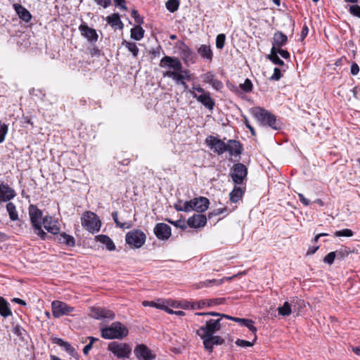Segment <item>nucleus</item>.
I'll list each match as a JSON object with an SVG mask.
<instances>
[{
	"label": "nucleus",
	"instance_id": "f257e3e1",
	"mask_svg": "<svg viewBox=\"0 0 360 360\" xmlns=\"http://www.w3.org/2000/svg\"><path fill=\"white\" fill-rule=\"evenodd\" d=\"M160 66L162 68H168L170 70L165 72L164 77L172 79L176 84H179L186 77L181 72L182 64L180 60L176 57L165 56L160 62Z\"/></svg>",
	"mask_w": 360,
	"mask_h": 360
},
{
	"label": "nucleus",
	"instance_id": "f03ea898",
	"mask_svg": "<svg viewBox=\"0 0 360 360\" xmlns=\"http://www.w3.org/2000/svg\"><path fill=\"white\" fill-rule=\"evenodd\" d=\"M209 205L210 200L208 198L200 196L194 198L188 201L179 200L174 205V207L176 211L189 212L193 210L202 213L208 209Z\"/></svg>",
	"mask_w": 360,
	"mask_h": 360
},
{
	"label": "nucleus",
	"instance_id": "7ed1b4c3",
	"mask_svg": "<svg viewBox=\"0 0 360 360\" xmlns=\"http://www.w3.org/2000/svg\"><path fill=\"white\" fill-rule=\"evenodd\" d=\"M250 112L260 124L268 126L274 130L281 129V123L270 111L261 107H254L250 109Z\"/></svg>",
	"mask_w": 360,
	"mask_h": 360
},
{
	"label": "nucleus",
	"instance_id": "20e7f679",
	"mask_svg": "<svg viewBox=\"0 0 360 360\" xmlns=\"http://www.w3.org/2000/svg\"><path fill=\"white\" fill-rule=\"evenodd\" d=\"M101 332V337L108 340H122L129 333L127 328L119 321L113 322L110 326L102 328Z\"/></svg>",
	"mask_w": 360,
	"mask_h": 360
},
{
	"label": "nucleus",
	"instance_id": "39448f33",
	"mask_svg": "<svg viewBox=\"0 0 360 360\" xmlns=\"http://www.w3.org/2000/svg\"><path fill=\"white\" fill-rule=\"evenodd\" d=\"M81 221L82 226L91 233L99 231L101 229V221L98 216L92 212H84Z\"/></svg>",
	"mask_w": 360,
	"mask_h": 360
},
{
	"label": "nucleus",
	"instance_id": "423d86ee",
	"mask_svg": "<svg viewBox=\"0 0 360 360\" xmlns=\"http://www.w3.org/2000/svg\"><path fill=\"white\" fill-rule=\"evenodd\" d=\"M221 319H209L205 321V324L200 326L197 330L196 334L200 338H206L207 335H214L216 332L219 331L221 328Z\"/></svg>",
	"mask_w": 360,
	"mask_h": 360
},
{
	"label": "nucleus",
	"instance_id": "0eeeda50",
	"mask_svg": "<svg viewBox=\"0 0 360 360\" xmlns=\"http://www.w3.org/2000/svg\"><path fill=\"white\" fill-rule=\"evenodd\" d=\"M108 349L118 359L129 358L131 354V348L127 343L112 342Z\"/></svg>",
	"mask_w": 360,
	"mask_h": 360
},
{
	"label": "nucleus",
	"instance_id": "6e6552de",
	"mask_svg": "<svg viewBox=\"0 0 360 360\" xmlns=\"http://www.w3.org/2000/svg\"><path fill=\"white\" fill-rule=\"evenodd\" d=\"M146 234L139 229H134L126 234V243L135 248H140L145 243Z\"/></svg>",
	"mask_w": 360,
	"mask_h": 360
},
{
	"label": "nucleus",
	"instance_id": "1a4fd4ad",
	"mask_svg": "<svg viewBox=\"0 0 360 360\" xmlns=\"http://www.w3.org/2000/svg\"><path fill=\"white\" fill-rule=\"evenodd\" d=\"M205 143L214 153L218 155H221L227 150V143L214 136H207L205 139Z\"/></svg>",
	"mask_w": 360,
	"mask_h": 360
},
{
	"label": "nucleus",
	"instance_id": "9d476101",
	"mask_svg": "<svg viewBox=\"0 0 360 360\" xmlns=\"http://www.w3.org/2000/svg\"><path fill=\"white\" fill-rule=\"evenodd\" d=\"M248 174V169L245 165L242 163H236L233 166V173L231 178L234 184L240 185L243 183L244 179Z\"/></svg>",
	"mask_w": 360,
	"mask_h": 360
},
{
	"label": "nucleus",
	"instance_id": "9b49d317",
	"mask_svg": "<svg viewBox=\"0 0 360 360\" xmlns=\"http://www.w3.org/2000/svg\"><path fill=\"white\" fill-rule=\"evenodd\" d=\"M52 313L54 317L58 318L64 315H68L73 311L74 308L68 306L66 303L60 301H53L51 304Z\"/></svg>",
	"mask_w": 360,
	"mask_h": 360
},
{
	"label": "nucleus",
	"instance_id": "f8f14e48",
	"mask_svg": "<svg viewBox=\"0 0 360 360\" xmlns=\"http://www.w3.org/2000/svg\"><path fill=\"white\" fill-rule=\"evenodd\" d=\"M191 95L196 99V101L201 103L205 108L208 109L210 111H212L214 105L215 101L211 97L210 93L208 92L204 94H198L196 92L193 91H189Z\"/></svg>",
	"mask_w": 360,
	"mask_h": 360
},
{
	"label": "nucleus",
	"instance_id": "ddd939ff",
	"mask_svg": "<svg viewBox=\"0 0 360 360\" xmlns=\"http://www.w3.org/2000/svg\"><path fill=\"white\" fill-rule=\"evenodd\" d=\"M134 352L139 360H153L155 359V355L151 349L144 344L137 345Z\"/></svg>",
	"mask_w": 360,
	"mask_h": 360
},
{
	"label": "nucleus",
	"instance_id": "4468645a",
	"mask_svg": "<svg viewBox=\"0 0 360 360\" xmlns=\"http://www.w3.org/2000/svg\"><path fill=\"white\" fill-rule=\"evenodd\" d=\"M154 233L160 240H167L172 235L171 227L165 223H158L154 228Z\"/></svg>",
	"mask_w": 360,
	"mask_h": 360
},
{
	"label": "nucleus",
	"instance_id": "2eb2a0df",
	"mask_svg": "<svg viewBox=\"0 0 360 360\" xmlns=\"http://www.w3.org/2000/svg\"><path fill=\"white\" fill-rule=\"evenodd\" d=\"M201 339L203 340L205 349L210 353L212 352L214 345H221L224 343V340L218 335H207V337Z\"/></svg>",
	"mask_w": 360,
	"mask_h": 360
},
{
	"label": "nucleus",
	"instance_id": "dca6fc26",
	"mask_svg": "<svg viewBox=\"0 0 360 360\" xmlns=\"http://www.w3.org/2000/svg\"><path fill=\"white\" fill-rule=\"evenodd\" d=\"M81 34L90 43L94 44L98 41V35L96 30L89 27L86 23L81 24L79 27Z\"/></svg>",
	"mask_w": 360,
	"mask_h": 360
},
{
	"label": "nucleus",
	"instance_id": "f3484780",
	"mask_svg": "<svg viewBox=\"0 0 360 360\" xmlns=\"http://www.w3.org/2000/svg\"><path fill=\"white\" fill-rule=\"evenodd\" d=\"M91 316L96 319L112 320L115 318V314L112 311L103 307L92 308Z\"/></svg>",
	"mask_w": 360,
	"mask_h": 360
},
{
	"label": "nucleus",
	"instance_id": "a211bd4d",
	"mask_svg": "<svg viewBox=\"0 0 360 360\" xmlns=\"http://www.w3.org/2000/svg\"><path fill=\"white\" fill-rule=\"evenodd\" d=\"M16 193L8 184L0 183V198L2 202H8L14 198Z\"/></svg>",
	"mask_w": 360,
	"mask_h": 360
},
{
	"label": "nucleus",
	"instance_id": "6ab92c4d",
	"mask_svg": "<svg viewBox=\"0 0 360 360\" xmlns=\"http://www.w3.org/2000/svg\"><path fill=\"white\" fill-rule=\"evenodd\" d=\"M28 211L32 227L41 224L42 211L34 205H30Z\"/></svg>",
	"mask_w": 360,
	"mask_h": 360
},
{
	"label": "nucleus",
	"instance_id": "aec40b11",
	"mask_svg": "<svg viewBox=\"0 0 360 360\" xmlns=\"http://www.w3.org/2000/svg\"><path fill=\"white\" fill-rule=\"evenodd\" d=\"M207 223V217L204 214H194L189 217L187 220V224L191 228H201L205 226Z\"/></svg>",
	"mask_w": 360,
	"mask_h": 360
},
{
	"label": "nucleus",
	"instance_id": "412c9836",
	"mask_svg": "<svg viewBox=\"0 0 360 360\" xmlns=\"http://www.w3.org/2000/svg\"><path fill=\"white\" fill-rule=\"evenodd\" d=\"M44 229L49 232L53 235L59 233L60 229L56 225V221H53L51 216L46 215L42 219V223Z\"/></svg>",
	"mask_w": 360,
	"mask_h": 360
},
{
	"label": "nucleus",
	"instance_id": "4be33fe9",
	"mask_svg": "<svg viewBox=\"0 0 360 360\" xmlns=\"http://www.w3.org/2000/svg\"><path fill=\"white\" fill-rule=\"evenodd\" d=\"M224 301V298L211 299L208 300H199L193 302L192 303L191 307L193 309H202L205 308V307L223 304Z\"/></svg>",
	"mask_w": 360,
	"mask_h": 360
},
{
	"label": "nucleus",
	"instance_id": "5701e85b",
	"mask_svg": "<svg viewBox=\"0 0 360 360\" xmlns=\"http://www.w3.org/2000/svg\"><path fill=\"white\" fill-rule=\"evenodd\" d=\"M288 42V37L281 31H276L274 34L272 47L271 48H281L284 46Z\"/></svg>",
	"mask_w": 360,
	"mask_h": 360
},
{
	"label": "nucleus",
	"instance_id": "b1692460",
	"mask_svg": "<svg viewBox=\"0 0 360 360\" xmlns=\"http://www.w3.org/2000/svg\"><path fill=\"white\" fill-rule=\"evenodd\" d=\"M55 239L60 244L65 245L69 247L75 245V239L72 236L67 234L65 232L56 234Z\"/></svg>",
	"mask_w": 360,
	"mask_h": 360
},
{
	"label": "nucleus",
	"instance_id": "393cba45",
	"mask_svg": "<svg viewBox=\"0 0 360 360\" xmlns=\"http://www.w3.org/2000/svg\"><path fill=\"white\" fill-rule=\"evenodd\" d=\"M227 150L231 156L239 155L242 153L243 147L240 143L236 140H229L227 144Z\"/></svg>",
	"mask_w": 360,
	"mask_h": 360
},
{
	"label": "nucleus",
	"instance_id": "a878e982",
	"mask_svg": "<svg viewBox=\"0 0 360 360\" xmlns=\"http://www.w3.org/2000/svg\"><path fill=\"white\" fill-rule=\"evenodd\" d=\"M13 8L18 17L23 21L28 22L32 19V15L30 11L21 4H14Z\"/></svg>",
	"mask_w": 360,
	"mask_h": 360
},
{
	"label": "nucleus",
	"instance_id": "bb28decb",
	"mask_svg": "<svg viewBox=\"0 0 360 360\" xmlns=\"http://www.w3.org/2000/svg\"><path fill=\"white\" fill-rule=\"evenodd\" d=\"M198 54L208 61H212L213 58V52L210 45L202 44L198 49Z\"/></svg>",
	"mask_w": 360,
	"mask_h": 360
},
{
	"label": "nucleus",
	"instance_id": "cd10ccee",
	"mask_svg": "<svg viewBox=\"0 0 360 360\" xmlns=\"http://www.w3.org/2000/svg\"><path fill=\"white\" fill-rule=\"evenodd\" d=\"M96 240L105 245V247L108 250L112 251L115 250V245L109 236L101 234L96 236Z\"/></svg>",
	"mask_w": 360,
	"mask_h": 360
},
{
	"label": "nucleus",
	"instance_id": "c85d7f7f",
	"mask_svg": "<svg viewBox=\"0 0 360 360\" xmlns=\"http://www.w3.org/2000/svg\"><path fill=\"white\" fill-rule=\"evenodd\" d=\"M0 314L4 318H7L12 315L9 303L3 297H0Z\"/></svg>",
	"mask_w": 360,
	"mask_h": 360
},
{
	"label": "nucleus",
	"instance_id": "c756f323",
	"mask_svg": "<svg viewBox=\"0 0 360 360\" xmlns=\"http://www.w3.org/2000/svg\"><path fill=\"white\" fill-rule=\"evenodd\" d=\"M54 342L58 345L62 347L67 353L72 356H74L75 353V349L70 343L64 341L60 338H56L54 340Z\"/></svg>",
	"mask_w": 360,
	"mask_h": 360
},
{
	"label": "nucleus",
	"instance_id": "7c9ffc66",
	"mask_svg": "<svg viewBox=\"0 0 360 360\" xmlns=\"http://www.w3.org/2000/svg\"><path fill=\"white\" fill-rule=\"evenodd\" d=\"M107 21L112 27H116L120 30L123 28L124 25L120 20V18L118 13H113L112 15L108 16Z\"/></svg>",
	"mask_w": 360,
	"mask_h": 360
},
{
	"label": "nucleus",
	"instance_id": "2f4dec72",
	"mask_svg": "<svg viewBox=\"0 0 360 360\" xmlns=\"http://www.w3.org/2000/svg\"><path fill=\"white\" fill-rule=\"evenodd\" d=\"M112 217L116 226L120 229H130L134 226V223L132 221H120L118 219V212L117 211L112 213Z\"/></svg>",
	"mask_w": 360,
	"mask_h": 360
},
{
	"label": "nucleus",
	"instance_id": "473e14b6",
	"mask_svg": "<svg viewBox=\"0 0 360 360\" xmlns=\"http://www.w3.org/2000/svg\"><path fill=\"white\" fill-rule=\"evenodd\" d=\"M244 189L241 187L235 186L230 193V200L232 202H237L243 196Z\"/></svg>",
	"mask_w": 360,
	"mask_h": 360
},
{
	"label": "nucleus",
	"instance_id": "72a5a7b5",
	"mask_svg": "<svg viewBox=\"0 0 360 360\" xmlns=\"http://www.w3.org/2000/svg\"><path fill=\"white\" fill-rule=\"evenodd\" d=\"M144 30L140 25H136L131 30V37L140 41L144 36Z\"/></svg>",
	"mask_w": 360,
	"mask_h": 360
},
{
	"label": "nucleus",
	"instance_id": "f704fd0d",
	"mask_svg": "<svg viewBox=\"0 0 360 360\" xmlns=\"http://www.w3.org/2000/svg\"><path fill=\"white\" fill-rule=\"evenodd\" d=\"M6 210L8 213L9 218L11 221H14L18 219V214L16 210V207L13 202H9L7 203Z\"/></svg>",
	"mask_w": 360,
	"mask_h": 360
},
{
	"label": "nucleus",
	"instance_id": "c9c22d12",
	"mask_svg": "<svg viewBox=\"0 0 360 360\" xmlns=\"http://www.w3.org/2000/svg\"><path fill=\"white\" fill-rule=\"evenodd\" d=\"M122 45H124L128 51L132 53L133 56L136 57L138 56L139 50L136 43L123 40Z\"/></svg>",
	"mask_w": 360,
	"mask_h": 360
},
{
	"label": "nucleus",
	"instance_id": "e433bc0d",
	"mask_svg": "<svg viewBox=\"0 0 360 360\" xmlns=\"http://www.w3.org/2000/svg\"><path fill=\"white\" fill-rule=\"evenodd\" d=\"M267 58L275 65H278L279 66H283L284 65V62L278 56L275 51V48L271 49V53L268 55Z\"/></svg>",
	"mask_w": 360,
	"mask_h": 360
},
{
	"label": "nucleus",
	"instance_id": "4c0bfd02",
	"mask_svg": "<svg viewBox=\"0 0 360 360\" xmlns=\"http://www.w3.org/2000/svg\"><path fill=\"white\" fill-rule=\"evenodd\" d=\"M181 55L186 63L193 60V53L191 49L185 44L184 45V48L181 49Z\"/></svg>",
	"mask_w": 360,
	"mask_h": 360
},
{
	"label": "nucleus",
	"instance_id": "58836bf2",
	"mask_svg": "<svg viewBox=\"0 0 360 360\" xmlns=\"http://www.w3.org/2000/svg\"><path fill=\"white\" fill-rule=\"evenodd\" d=\"M278 311L281 316H289L292 313L290 304L288 302H285L282 307L278 308Z\"/></svg>",
	"mask_w": 360,
	"mask_h": 360
},
{
	"label": "nucleus",
	"instance_id": "ea45409f",
	"mask_svg": "<svg viewBox=\"0 0 360 360\" xmlns=\"http://www.w3.org/2000/svg\"><path fill=\"white\" fill-rule=\"evenodd\" d=\"M336 254V257L338 259H343L349 255V253L352 252V251L349 250L347 247H343L336 251H335Z\"/></svg>",
	"mask_w": 360,
	"mask_h": 360
},
{
	"label": "nucleus",
	"instance_id": "a19ab883",
	"mask_svg": "<svg viewBox=\"0 0 360 360\" xmlns=\"http://www.w3.org/2000/svg\"><path fill=\"white\" fill-rule=\"evenodd\" d=\"M179 6V0H168L166 2V8L171 13L176 11Z\"/></svg>",
	"mask_w": 360,
	"mask_h": 360
},
{
	"label": "nucleus",
	"instance_id": "79ce46f5",
	"mask_svg": "<svg viewBox=\"0 0 360 360\" xmlns=\"http://www.w3.org/2000/svg\"><path fill=\"white\" fill-rule=\"evenodd\" d=\"M34 233L38 235L41 239L46 240L49 238L48 234L42 229L41 224L32 227Z\"/></svg>",
	"mask_w": 360,
	"mask_h": 360
},
{
	"label": "nucleus",
	"instance_id": "37998d69",
	"mask_svg": "<svg viewBox=\"0 0 360 360\" xmlns=\"http://www.w3.org/2000/svg\"><path fill=\"white\" fill-rule=\"evenodd\" d=\"M353 235V231L349 229H345L340 231H337L334 233V236L335 237H352Z\"/></svg>",
	"mask_w": 360,
	"mask_h": 360
},
{
	"label": "nucleus",
	"instance_id": "c03bdc74",
	"mask_svg": "<svg viewBox=\"0 0 360 360\" xmlns=\"http://www.w3.org/2000/svg\"><path fill=\"white\" fill-rule=\"evenodd\" d=\"M226 41V35L224 34H219L216 37V47L218 49H222L224 47Z\"/></svg>",
	"mask_w": 360,
	"mask_h": 360
},
{
	"label": "nucleus",
	"instance_id": "a18cd8bd",
	"mask_svg": "<svg viewBox=\"0 0 360 360\" xmlns=\"http://www.w3.org/2000/svg\"><path fill=\"white\" fill-rule=\"evenodd\" d=\"M240 88L245 93L250 92L252 90V83L250 79H246L243 84H240Z\"/></svg>",
	"mask_w": 360,
	"mask_h": 360
},
{
	"label": "nucleus",
	"instance_id": "49530a36",
	"mask_svg": "<svg viewBox=\"0 0 360 360\" xmlns=\"http://www.w3.org/2000/svg\"><path fill=\"white\" fill-rule=\"evenodd\" d=\"M335 258L337 257L335 251L330 252L323 257V262L328 265H331L333 264Z\"/></svg>",
	"mask_w": 360,
	"mask_h": 360
},
{
	"label": "nucleus",
	"instance_id": "de8ad7c7",
	"mask_svg": "<svg viewBox=\"0 0 360 360\" xmlns=\"http://www.w3.org/2000/svg\"><path fill=\"white\" fill-rule=\"evenodd\" d=\"M8 133V125L0 122V143L5 140V136Z\"/></svg>",
	"mask_w": 360,
	"mask_h": 360
},
{
	"label": "nucleus",
	"instance_id": "09e8293b",
	"mask_svg": "<svg viewBox=\"0 0 360 360\" xmlns=\"http://www.w3.org/2000/svg\"><path fill=\"white\" fill-rule=\"evenodd\" d=\"M222 283H223V279H221V280L210 279V280H206L205 281L201 283L200 286L201 287H210L212 284L220 285Z\"/></svg>",
	"mask_w": 360,
	"mask_h": 360
},
{
	"label": "nucleus",
	"instance_id": "8fccbe9b",
	"mask_svg": "<svg viewBox=\"0 0 360 360\" xmlns=\"http://www.w3.org/2000/svg\"><path fill=\"white\" fill-rule=\"evenodd\" d=\"M202 81L205 83L211 84L215 76L212 72H207V73L202 75Z\"/></svg>",
	"mask_w": 360,
	"mask_h": 360
},
{
	"label": "nucleus",
	"instance_id": "3c124183",
	"mask_svg": "<svg viewBox=\"0 0 360 360\" xmlns=\"http://www.w3.org/2000/svg\"><path fill=\"white\" fill-rule=\"evenodd\" d=\"M349 11L352 15L360 18V6L357 4L352 5Z\"/></svg>",
	"mask_w": 360,
	"mask_h": 360
},
{
	"label": "nucleus",
	"instance_id": "603ef678",
	"mask_svg": "<svg viewBox=\"0 0 360 360\" xmlns=\"http://www.w3.org/2000/svg\"><path fill=\"white\" fill-rule=\"evenodd\" d=\"M131 15L134 19L136 23L138 24L137 25H141L143 23V19L139 15L138 11L132 10Z\"/></svg>",
	"mask_w": 360,
	"mask_h": 360
},
{
	"label": "nucleus",
	"instance_id": "864d4df0",
	"mask_svg": "<svg viewBox=\"0 0 360 360\" xmlns=\"http://www.w3.org/2000/svg\"><path fill=\"white\" fill-rule=\"evenodd\" d=\"M253 323V321H252L251 319H247V321L241 323V326L247 327L255 335L257 332V328L254 326Z\"/></svg>",
	"mask_w": 360,
	"mask_h": 360
},
{
	"label": "nucleus",
	"instance_id": "5fc2aeb1",
	"mask_svg": "<svg viewBox=\"0 0 360 360\" xmlns=\"http://www.w3.org/2000/svg\"><path fill=\"white\" fill-rule=\"evenodd\" d=\"M167 221H168V222H169L170 224H173L176 227H179V228H181L182 229H185L186 228V226L184 220L179 219V220L174 221H172L170 219H168Z\"/></svg>",
	"mask_w": 360,
	"mask_h": 360
},
{
	"label": "nucleus",
	"instance_id": "6e6d98bb",
	"mask_svg": "<svg viewBox=\"0 0 360 360\" xmlns=\"http://www.w3.org/2000/svg\"><path fill=\"white\" fill-rule=\"evenodd\" d=\"M210 85H212V86L217 91H220L224 86L223 83L215 77Z\"/></svg>",
	"mask_w": 360,
	"mask_h": 360
},
{
	"label": "nucleus",
	"instance_id": "4d7b16f0",
	"mask_svg": "<svg viewBox=\"0 0 360 360\" xmlns=\"http://www.w3.org/2000/svg\"><path fill=\"white\" fill-rule=\"evenodd\" d=\"M282 77L281 71L278 68H275L274 69V74L270 77V79L278 81Z\"/></svg>",
	"mask_w": 360,
	"mask_h": 360
},
{
	"label": "nucleus",
	"instance_id": "13d9d810",
	"mask_svg": "<svg viewBox=\"0 0 360 360\" xmlns=\"http://www.w3.org/2000/svg\"><path fill=\"white\" fill-rule=\"evenodd\" d=\"M113 1H114V4L116 7H118L121 10H123V11L127 10L125 0H113Z\"/></svg>",
	"mask_w": 360,
	"mask_h": 360
},
{
	"label": "nucleus",
	"instance_id": "bf43d9fd",
	"mask_svg": "<svg viewBox=\"0 0 360 360\" xmlns=\"http://www.w3.org/2000/svg\"><path fill=\"white\" fill-rule=\"evenodd\" d=\"M275 51L277 54H280L281 56L285 59L290 58V53L287 50L281 49V48H276L275 49Z\"/></svg>",
	"mask_w": 360,
	"mask_h": 360
},
{
	"label": "nucleus",
	"instance_id": "052dcab7",
	"mask_svg": "<svg viewBox=\"0 0 360 360\" xmlns=\"http://www.w3.org/2000/svg\"><path fill=\"white\" fill-rule=\"evenodd\" d=\"M236 345L243 347H252L253 345V343H252L249 341L243 340H240V339H238L236 341Z\"/></svg>",
	"mask_w": 360,
	"mask_h": 360
},
{
	"label": "nucleus",
	"instance_id": "680f3d73",
	"mask_svg": "<svg viewBox=\"0 0 360 360\" xmlns=\"http://www.w3.org/2000/svg\"><path fill=\"white\" fill-rule=\"evenodd\" d=\"M94 1L98 5L101 6L105 8L108 7L111 4V0H94Z\"/></svg>",
	"mask_w": 360,
	"mask_h": 360
},
{
	"label": "nucleus",
	"instance_id": "e2e57ef3",
	"mask_svg": "<svg viewBox=\"0 0 360 360\" xmlns=\"http://www.w3.org/2000/svg\"><path fill=\"white\" fill-rule=\"evenodd\" d=\"M191 91H193L195 92L197 91V92L200 93V94H207L209 92V91H205L202 87H201V86L200 84L193 85Z\"/></svg>",
	"mask_w": 360,
	"mask_h": 360
},
{
	"label": "nucleus",
	"instance_id": "0e129e2a",
	"mask_svg": "<svg viewBox=\"0 0 360 360\" xmlns=\"http://www.w3.org/2000/svg\"><path fill=\"white\" fill-rule=\"evenodd\" d=\"M299 200L305 206H308L310 205V201L307 198L304 197V195L302 193L298 194Z\"/></svg>",
	"mask_w": 360,
	"mask_h": 360
},
{
	"label": "nucleus",
	"instance_id": "69168bd1",
	"mask_svg": "<svg viewBox=\"0 0 360 360\" xmlns=\"http://www.w3.org/2000/svg\"><path fill=\"white\" fill-rule=\"evenodd\" d=\"M226 211V208H219L214 210L212 212L209 213L208 217L210 218L212 215H219Z\"/></svg>",
	"mask_w": 360,
	"mask_h": 360
},
{
	"label": "nucleus",
	"instance_id": "338daca9",
	"mask_svg": "<svg viewBox=\"0 0 360 360\" xmlns=\"http://www.w3.org/2000/svg\"><path fill=\"white\" fill-rule=\"evenodd\" d=\"M89 53L92 56H98L101 55V51L96 46H94L89 49Z\"/></svg>",
	"mask_w": 360,
	"mask_h": 360
},
{
	"label": "nucleus",
	"instance_id": "774afa93",
	"mask_svg": "<svg viewBox=\"0 0 360 360\" xmlns=\"http://www.w3.org/2000/svg\"><path fill=\"white\" fill-rule=\"evenodd\" d=\"M359 65L356 63H354L351 66V74L353 75H356L359 73Z\"/></svg>",
	"mask_w": 360,
	"mask_h": 360
}]
</instances>
